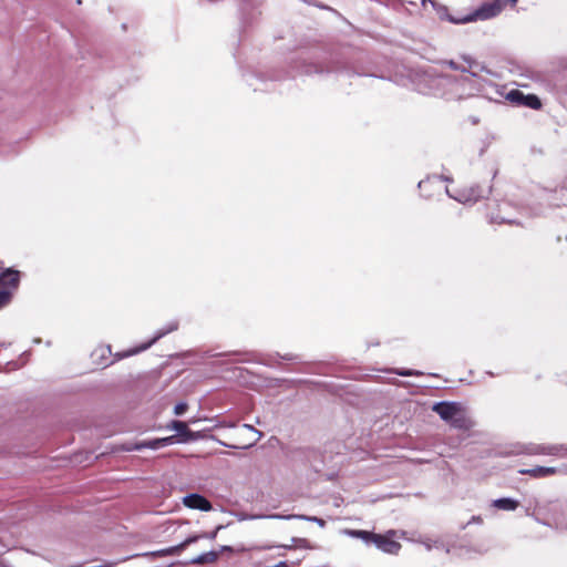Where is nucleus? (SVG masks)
I'll return each instance as SVG.
<instances>
[{
	"mask_svg": "<svg viewBox=\"0 0 567 567\" xmlns=\"http://www.w3.org/2000/svg\"><path fill=\"white\" fill-rule=\"evenodd\" d=\"M200 537H202L200 535H193L176 546H172V547L164 548L161 550L150 551L144 555L151 556V557H164V556L175 555V554H178L182 550H184L188 545L197 542Z\"/></svg>",
	"mask_w": 567,
	"mask_h": 567,
	"instance_id": "obj_11",
	"label": "nucleus"
},
{
	"mask_svg": "<svg viewBox=\"0 0 567 567\" xmlns=\"http://www.w3.org/2000/svg\"><path fill=\"white\" fill-rule=\"evenodd\" d=\"M262 517L264 516H261V515L248 516V515L241 514L239 516V520L256 519V518H262ZM266 517L267 518H275V519H292V518H296V519L313 522V523L318 524L320 527H324L326 526V522L322 518H319V517H316V516L293 515V514L292 515L271 514V515H268Z\"/></svg>",
	"mask_w": 567,
	"mask_h": 567,
	"instance_id": "obj_10",
	"label": "nucleus"
},
{
	"mask_svg": "<svg viewBox=\"0 0 567 567\" xmlns=\"http://www.w3.org/2000/svg\"><path fill=\"white\" fill-rule=\"evenodd\" d=\"M559 447L557 446H548V447H544L542 449V453H545V454H550V455H556L559 453Z\"/></svg>",
	"mask_w": 567,
	"mask_h": 567,
	"instance_id": "obj_20",
	"label": "nucleus"
},
{
	"mask_svg": "<svg viewBox=\"0 0 567 567\" xmlns=\"http://www.w3.org/2000/svg\"><path fill=\"white\" fill-rule=\"evenodd\" d=\"M396 534L395 530H389L384 535L374 534L372 543L388 554H398L401 549V545L394 539Z\"/></svg>",
	"mask_w": 567,
	"mask_h": 567,
	"instance_id": "obj_6",
	"label": "nucleus"
},
{
	"mask_svg": "<svg viewBox=\"0 0 567 567\" xmlns=\"http://www.w3.org/2000/svg\"><path fill=\"white\" fill-rule=\"evenodd\" d=\"M432 410L453 427L470 430L474 426V422L467 416L466 410L461 403L439 402L432 406Z\"/></svg>",
	"mask_w": 567,
	"mask_h": 567,
	"instance_id": "obj_1",
	"label": "nucleus"
},
{
	"mask_svg": "<svg viewBox=\"0 0 567 567\" xmlns=\"http://www.w3.org/2000/svg\"><path fill=\"white\" fill-rule=\"evenodd\" d=\"M174 442H175L174 436L158 437V439H153V440L146 441V446H147V449H151V450H157L159 447H163V446H166L169 444H174Z\"/></svg>",
	"mask_w": 567,
	"mask_h": 567,
	"instance_id": "obj_13",
	"label": "nucleus"
},
{
	"mask_svg": "<svg viewBox=\"0 0 567 567\" xmlns=\"http://www.w3.org/2000/svg\"><path fill=\"white\" fill-rule=\"evenodd\" d=\"M33 561V554L27 550H19L2 559L0 564L2 567H35Z\"/></svg>",
	"mask_w": 567,
	"mask_h": 567,
	"instance_id": "obj_7",
	"label": "nucleus"
},
{
	"mask_svg": "<svg viewBox=\"0 0 567 567\" xmlns=\"http://www.w3.org/2000/svg\"><path fill=\"white\" fill-rule=\"evenodd\" d=\"M143 449H147L146 446V441H143V442H140V443H136V444H133V445H126L123 447L124 451H140V450H143Z\"/></svg>",
	"mask_w": 567,
	"mask_h": 567,
	"instance_id": "obj_19",
	"label": "nucleus"
},
{
	"mask_svg": "<svg viewBox=\"0 0 567 567\" xmlns=\"http://www.w3.org/2000/svg\"><path fill=\"white\" fill-rule=\"evenodd\" d=\"M292 543H293V545H285L284 547L288 548V549L293 548V547L305 548V549H313L315 548V546L311 545L310 542H308L305 538H293Z\"/></svg>",
	"mask_w": 567,
	"mask_h": 567,
	"instance_id": "obj_16",
	"label": "nucleus"
},
{
	"mask_svg": "<svg viewBox=\"0 0 567 567\" xmlns=\"http://www.w3.org/2000/svg\"><path fill=\"white\" fill-rule=\"evenodd\" d=\"M188 410V404L187 402H179L177 403L175 406H174V415L176 416H181V415H184Z\"/></svg>",
	"mask_w": 567,
	"mask_h": 567,
	"instance_id": "obj_18",
	"label": "nucleus"
},
{
	"mask_svg": "<svg viewBox=\"0 0 567 567\" xmlns=\"http://www.w3.org/2000/svg\"><path fill=\"white\" fill-rule=\"evenodd\" d=\"M493 505L503 511H514L518 506V502L512 498H499L494 501Z\"/></svg>",
	"mask_w": 567,
	"mask_h": 567,
	"instance_id": "obj_14",
	"label": "nucleus"
},
{
	"mask_svg": "<svg viewBox=\"0 0 567 567\" xmlns=\"http://www.w3.org/2000/svg\"><path fill=\"white\" fill-rule=\"evenodd\" d=\"M223 549H224V550H231V548H230V547H227V546L223 547Z\"/></svg>",
	"mask_w": 567,
	"mask_h": 567,
	"instance_id": "obj_23",
	"label": "nucleus"
},
{
	"mask_svg": "<svg viewBox=\"0 0 567 567\" xmlns=\"http://www.w3.org/2000/svg\"><path fill=\"white\" fill-rule=\"evenodd\" d=\"M343 533L348 536L361 538L365 542H373L374 534L367 530L344 529Z\"/></svg>",
	"mask_w": 567,
	"mask_h": 567,
	"instance_id": "obj_15",
	"label": "nucleus"
},
{
	"mask_svg": "<svg viewBox=\"0 0 567 567\" xmlns=\"http://www.w3.org/2000/svg\"><path fill=\"white\" fill-rule=\"evenodd\" d=\"M503 10V6L499 0H494L482 4L466 16L450 17V21L454 23H470L476 21H484L498 16Z\"/></svg>",
	"mask_w": 567,
	"mask_h": 567,
	"instance_id": "obj_2",
	"label": "nucleus"
},
{
	"mask_svg": "<svg viewBox=\"0 0 567 567\" xmlns=\"http://www.w3.org/2000/svg\"><path fill=\"white\" fill-rule=\"evenodd\" d=\"M217 554L214 551L200 555L192 560V564H206L214 563L217 559Z\"/></svg>",
	"mask_w": 567,
	"mask_h": 567,
	"instance_id": "obj_17",
	"label": "nucleus"
},
{
	"mask_svg": "<svg viewBox=\"0 0 567 567\" xmlns=\"http://www.w3.org/2000/svg\"><path fill=\"white\" fill-rule=\"evenodd\" d=\"M220 528H221L220 526H219V527H217V529H216L213 534H210V538H214V537L216 536L217 532H218Z\"/></svg>",
	"mask_w": 567,
	"mask_h": 567,
	"instance_id": "obj_22",
	"label": "nucleus"
},
{
	"mask_svg": "<svg viewBox=\"0 0 567 567\" xmlns=\"http://www.w3.org/2000/svg\"><path fill=\"white\" fill-rule=\"evenodd\" d=\"M522 474H528L533 477H545L549 475H554L556 473L555 467H545V466H537L530 470H522L519 471Z\"/></svg>",
	"mask_w": 567,
	"mask_h": 567,
	"instance_id": "obj_12",
	"label": "nucleus"
},
{
	"mask_svg": "<svg viewBox=\"0 0 567 567\" xmlns=\"http://www.w3.org/2000/svg\"><path fill=\"white\" fill-rule=\"evenodd\" d=\"M506 99L513 103L523 104L534 110H539L542 107V102L538 96L534 94L525 95L518 90L509 91L506 95Z\"/></svg>",
	"mask_w": 567,
	"mask_h": 567,
	"instance_id": "obj_8",
	"label": "nucleus"
},
{
	"mask_svg": "<svg viewBox=\"0 0 567 567\" xmlns=\"http://www.w3.org/2000/svg\"><path fill=\"white\" fill-rule=\"evenodd\" d=\"M166 427L168 430H172V431L176 432V434L173 435L175 437V442L174 443L185 444V443L194 442V441H197V440H200V439L205 437L203 432H200V431H192L189 429L188 424L186 422H184V421L172 420L166 425Z\"/></svg>",
	"mask_w": 567,
	"mask_h": 567,
	"instance_id": "obj_3",
	"label": "nucleus"
},
{
	"mask_svg": "<svg viewBox=\"0 0 567 567\" xmlns=\"http://www.w3.org/2000/svg\"><path fill=\"white\" fill-rule=\"evenodd\" d=\"M400 375H412L413 373L411 371H399Z\"/></svg>",
	"mask_w": 567,
	"mask_h": 567,
	"instance_id": "obj_21",
	"label": "nucleus"
},
{
	"mask_svg": "<svg viewBox=\"0 0 567 567\" xmlns=\"http://www.w3.org/2000/svg\"><path fill=\"white\" fill-rule=\"evenodd\" d=\"M239 440L237 444H226L218 441L221 445L229 446L233 449H248L255 445L261 437L262 433L256 430L252 425L245 424L243 431L238 433Z\"/></svg>",
	"mask_w": 567,
	"mask_h": 567,
	"instance_id": "obj_5",
	"label": "nucleus"
},
{
	"mask_svg": "<svg viewBox=\"0 0 567 567\" xmlns=\"http://www.w3.org/2000/svg\"><path fill=\"white\" fill-rule=\"evenodd\" d=\"M19 271L13 269H7L0 277V308L6 306L11 297L13 289L19 284Z\"/></svg>",
	"mask_w": 567,
	"mask_h": 567,
	"instance_id": "obj_4",
	"label": "nucleus"
},
{
	"mask_svg": "<svg viewBox=\"0 0 567 567\" xmlns=\"http://www.w3.org/2000/svg\"><path fill=\"white\" fill-rule=\"evenodd\" d=\"M182 503L187 508L202 512H209L213 508L212 503L206 497L196 493L184 496Z\"/></svg>",
	"mask_w": 567,
	"mask_h": 567,
	"instance_id": "obj_9",
	"label": "nucleus"
}]
</instances>
